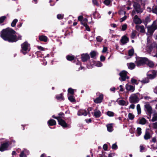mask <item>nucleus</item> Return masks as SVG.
Here are the masks:
<instances>
[{"label":"nucleus","mask_w":157,"mask_h":157,"mask_svg":"<svg viewBox=\"0 0 157 157\" xmlns=\"http://www.w3.org/2000/svg\"><path fill=\"white\" fill-rule=\"evenodd\" d=\"M133 6L135 10L137 13L142 12L143 10L140 8V6L138 2H134L133 4Z\"/></svg>","instance_id":"0eeeda50"},{"label":"nucleus","mask_w":157,"mask_h":157,"mask_svg":"<svg viewBox=\"0 0 157 157\" xmlns=\"http://www.w3.org/2000/svg\"><path fill=\"white\" fill-rule=\"evenodd\" d=\"M117 148V146L116 144H113L112 146V148L114 150H116Z\"/></svg>","instance_id":"3c124183"},{"label":"nucleus","mask_w":157,"mask_h":157,"mask_svg":"<svg viewBox=\"0 0 157 157\" xmlns=\"http://www.w3.org/2000/svg\"><path fill=\"white\" fill-rule=\"evenodd\" d=\"M144 106L148 114L151 115L152 113L151 107L149 104H148L145 105Z\"/></svg>","instance_id":"4468645a"},{"label":"nucleus","mask_w":157,"mask_h":157,"mask_svg":"<svg viewBox=\"0 0 157 157\" xmlns=\"http://www.w3.org/2000/svg\"><path fill=\"white\" fill-rule=\"evenodd\" d=\"M129 108L134 109L135 108V105L134 104H131L130 105Z\"/></svg>","instance_id":"774afa93"},{"label":"nucleus","mask_w":157,"mask_h":157,"mask_svg":"<svg viewBox=\"0 0 157 157\" xmlns=\"http://www.w3.org/2000/svg\"><path fill=\"white\" fill-rule=\"evenodd\" d=\"M114 114V113L113 112L108 111L107 112V115L109 117H113Z\"/></svg>","instance_id":"4c0bfd02"},{"label":"nucleus","mask_w":157,"mask_h":157,"mask_svg":"<svg viewBox=\"0 0 157 157\" xmlns=\"http://www.w3.org/2000/svg\"><path fill=\"white\" fill-rule=\"evenodd\" d=\"M101 115V112L99 110H96L94 111V116L95 117H99Z\"/></svg>","instance_id":"4be33fe9"},{"label":"nucleus","mask_w":157,"mask_h":157,"mask_svg":"<svg viewBox=\"0 0 157 157\" xmlns=\"http://www.w3.org/2000/svg\"><path fill=\"white\" fill-rule=\"evenodd\" d=\"M134 52V50L133 49H131L129 50L128 52V55L129 56H132L133 55Z\"/></svg>","instance_id":"e433bc0d"},{"label":"nucleus","mask_w":157,"mask_h":157,"mask_svg":"<svg viewBox=\"0 0 157 157\" xmlns=\"http://www.w3.org/2000/svg\"><path fill=\"white\" fill-rule=\"evenodd\" d=\"M96 40L98 42H101L102 40L103 39L101 36H98L97 37Z\"/></svg>","instance_id":"37998d69"},{"label":"nucleus","mask_w":157,"mask_h":157,"mask_svg":"<svg viewBox=\"0 0 157 157\" xmlns=\"http://www.w3.org/2000/svg\"><path fill=\"white\" fill-rule=\"evenodd\" d=\"M48 123L49 125L53 126L56 124V121L53 119L50 120L48 121Z\"/></svg>","instance_id":"393cba45"},{"label":"nucleus","mask_w":157,"mask_h":157,"mask_svg":"<svg viewBox=\"0 0 157 157\" xmlns=\"http://www.w3.org/2000/svg\"><path fill=\"white\" fill-rule=\"evenodd\" d=\"M103 96L102 94H101L99 97L97 98L94 100V102L96 103H99L101 102L103 99Z\"/></svg>","instance_id":"9d476101"},{"label":"nucleus","mask_w":157,"mask_h":157,"mask_svg":"<svg viewBox=\"0 0 157 157\" xmlns=\"http://www.w3.org/2000/svg\"><path fill=\"white\" fill-rule=\"evenodd\" d=\"M128 68L130 69H133L135 67V65L134 63H130L127 64Z\"/></svg>","instance_id":"b1692460"},{"label":"nucleus","mask_w":157,"mask_h":157,"mask_svg":"<svg viewBox=\"0 0 157 157\" xmlns=\"http://www.w3.org/2000/svg\"><path fill=\"white\" fill-rule=\"evenodd\" d=\"M23 151H24V153L26 154V155H28L29 154V151L26 149H24Z\"/></svg>","instance_id":"680f3d73"},{"label":"nucleus","mask_w":157,"mask_h":157,"mask_svg":"<svg viewBox=\"0 0 157 157\" xmlns=\"http://www.w3.org/2000/svg\"><path fill=\"white\" fill-rule=\"evenodd\" d=\"M105 59V57L103 56H101L100 57V60L101 61H104Z\"/></svg>","instance_id":"e2e57ef3"},{"label":"nucleus","mask_w":157,"mask_h":157,"mask_svg":"<svg viewBox=\"0 0 157 157\" xmlns=\"http://www.w3.org/2000/svg\"><path fill=\"white\" fill-rule=\"evenodd\" d=\"M9 144L7 142L4 143L2 144L1 146L0 147V151H3L6 150L8 147Z\"/></svg>","instance_id":"1a4fd4ad"},{"label":"nucleus","mask_w":157,"mask_h":157,"mask_svg":"<svg viewBox=\"0 0 157 157\" xmlns=\"http://www.w3.org/2000/svg\"><path fill=\"white\" fill-rule=\"evenodd\" d=\"M151 137V136L150 135V133L146 131L145 134L144 136V139L145 140H147L150 139Z\"/></svg>","instance_id":"6ab92c4d"},{"label":"nucleus","mask_w":157,"mask_h":157,"mask_svg":"<svg viewBox=\"0 0 157 157\" xmlns=\"http://www.w3.org/2000/svg\"><path fill=\"white\" fill-rule=\"evenodd\" d=\"M68 93L71 94H73L74 93V90L71 88H69L68 90Z\"/></svg>","instance_id":"c03bdc74"},{"label":"nucleus","mask_w":157,"mask_h":157,"mask_svg":"<svg viewBox=\"0 0 157 157\" xmlns=\"http://www.w3.org/2000/svg\"><path fill=\"white\" fill-rule=\"evenodd\" d=\"M127 25L126 24L123 25L121 27V30L122 31L125 30L127 29Z\"/></svg>","instance_id":"a19ab883"},{"label":"nucleus","mask_w":157,"mask_h":157,"mask_svg":"<svg viewBox=\"0 0 157 157\" xmlns=\"http://www.w3.org/2000/svg\"><path fill=\"white\" fill-rule=\"evenodd\" d=\"M157 73V71L155 70L150 71L147 73V77L149 79H153L155 77Z\"/></svg>","instance_id":"423d86ee"},{"label":"nucleus","mask_w":157,"mask_h":157,"mask_svg":"<svg viewBox=\"0 0 157 157\" xmlns=\"http://www.w3.org/2000/svg\"><path fill=\"white\" fill-rule=\"evenodd\" d=\"M131 81L132 83H134L135 84H137L136 83L137 81L136 80L133 78H132Z\"/></svg>","instance_id":"864d4df0"},{"label":"nucleus","mask_w":157,"mask_h":157,"mask_svg":"<svg viewBox=\"0 0 157 157\" xmlns=\"http://www.w3.org/2000/svg\"><path fill=\"white\" fill-rule=\"evenodd\" d=\"M152 142H154V143H155L156 142V137H153L152 138V139L151 140Z\"/></svg>","instance_id":"338daca9"},{"label":"nucleus","mask_w":157,"mask_h":157,"mask_svg":"<svg viewBox=\"0 0 157 157\" xmlns=\"http://www.w3.org/2000/svg\"><path fill=\"white\" fill-rule=\"evenodd\" d=\"M67 59L69 61H71L74 59L75 57L73 56L68 55L66 56Z\"/></svg>","instance_id":"c85d7f7f"},{"label":"nucleus","mask_w":157,"mask_h":157,"mask_svg":"<svg viewBox=\"0 0 157 157\" xmlns=\"http://www.w3.org/2000/svg\"><path fill=\"white\" fill-rule=\"evenodd\" d=\"M20 157H26V154L24 153V151L23 150L21 152L20 155Z\"/></svg>","instance_id":"8fccbe9b"},{"label":"nucleus","mask_w":157,"mask_h":157,"mask_svg":"<svg viewBox=\"0 0 157 157\" xmlns=\"http://www.w3.org/2000/svg\"><path fill=\"white\" fill-rule=\"evenodd\" d=\"M151 121L153 122L157 121V113H155L154 114Z\"/></svg>","instance_id":"cd10ccee"},{"label":"nucleus","mask_w":157,"mask_h":157,"mask_svg":"<svg viewBox=\"0 0 157 157\" xmlns=\"http://www.w3.org/2000/svg\"><path fill=\"white\" fill-rule=\"evenodd\" d=\"M128 72L125 71H123L119 73L121 78H119V79L121 81H124L126 79H128L129 77L127 76V74Z\"/></svg>","instance_id":"39448f33"},{"label":"nucleus","mask_w":157,"mask_h":157,"mask_svg":"<svg viewBox=\"0 0 157 157\" xmlns=\"http://www.w3.org/2000/svg\"><path fill=\"white\" fill-rule=\"evenodd\" d=\"M16 32L11 28L3 29L0 33L1 37L5 40L9 42H16L21 39V36L19 35L17 37L15 35Z\"/></svg>","instance_id":"f257e3e1"},{"label":"nucleus","mask_w":157,"mask_h":157,"mask_svg":"<svg viewBox=\"0 0 157 157\" xmlns=\"http://www.w3.org/2000/svg\"><path fill=\"white\" fill-rule=\"evenodd\" d=\"M147 120L144 117H141L139 118V123L141 124H145L147 122Z\"/></svg>","instance_id":"412c9836"},{"label":"nucleus","mask_w":157,"mask_h":157,"mask_svg":"<svg viewBox=\"0 0 157 157\" xmlns=\"http://www.w3.org/2000/svg\"><path fill=\"white\" fill-rule=\"evenodd\" d=\"M88 112H87L85 110H81L78 111V116L84 115L86 116Z\"/></svg>","instance_id":"f3484780"},{"label":"nucleus","mask_w":157,"mask_h":157,"mask_svg":"<svg viewBox=\"0 0 157 157\" xmlns=\"http://www.w3.org/2000/svg\"><path fill=\"white\" fill-rule=\"evenodd\" d=\"M117 102L119 105L122 106L126 105L128 104V102H126L123 100H120L117 101Z\"/></svg>","instance_id":"a211bd4d"},{"label":"nucleus","mask_w":157,"mask_h":157,"mask_svg":"<svg viewBox=\"0 0 157 157\" xmlns=\"http://www.w3.org/2000/svg\"><path fill=\"white\" fill-rule=\"evenodd\" d=\"M153 13L157 14V6H154L152 10Z\"/></svg>","instance_id":"79ce46f5"},{"label":"nucleus","mask_w":157,"mask_h":157,"mask_svg":"<svg viewBox=\"0 0 157 157\" xmlns=\"http://www.w3.org/2000/svg\"><path fill=\"white\" fill-rule=\"evenodd\" d=\"M68 99L71 102H73L75 101L74 97L73 96H70L68 97Z\"/></svg>","instance_id":"72a5a7b5"},{"label":"nucleus","mask_w":157,"mask_h":157,"mask_svg":"<svg viewBox=\"0 0 157 157\" xmlns=\"http://www.w3.org/2000/svg\"><path fill=\"white\" fill-rule=\"evenodd\" d=\"M152 126L154 128H157V122L153 123L152 124Z\"/></svg>","instance_id":"6e6d98bb"},{"label":"nucleus","mask_w":157,"mask_h":157,"mask_svg":"<svg viewBox=\"0 0 157 157\" xmlns=\"http://www.w3.org/2000/svg\"><path fill=\"white\" fill-rule=\"evenodd\" d=\"M136 34V32L135 31H133L131 33V37L133 39L135 37Z\"/></svg>","instance_id":"c9c22d12"},{"label":"nucleus","mask_w":157,"mask_h":157,"mask_svg":"<svg viewBox=\"0 0 157 157\" xmlns=\"http://www.w3.org/2000/svg\"><path fill=\"white\" fill-rule=\"evenodd\" d=\"M121 41L123 44H124L128 41V39L126 36H124L122 37Z\"/></svg>","instance_id":"dca6fc26"},{"label":"nucleus","mask_w":157,"mask_h":157,"mask_svg":"<svg viewBox=\"0 0 157 157\" xmlns=\"http://www.w3.org/2000/svg\"><path fill=\"white\" fill-rule=\"evenodd\" d=\"M56 98L58 100H63V94H60L57 95L56 96Z\"/></svg>","instance_id":"473e14b6"},{"label":"nucleus","mask_w":157,"mask_h":157,"mask_svg":"<svg viewBox=\"0 0 157 157\" xmlns=\"http://www.w3.org/2000/svg\"><path fill=\"white\" fill-rule=\"evenodd\" d=\"M142 83H148L149 82V79L148 78H145L144 79L141 81Z\"/></svg>","instance_id":"a18cd8bd"},{"label":"nucleus","mask_w":157,"mask_h":157,"mask_svg":"<svg viewBox=\"0 0 157 157\" xmlns=\"http://www.w3.org/2000/svg\"><path fill=\"white\" fill-rule=\"evenodd\" d=\"M137 29L140 30V32L144 33L145 32V30L144 26H136Z\"/></svg>","instance_id":"a878e982"},{"label":"nucleus","mask_w":157,"mask_h":157,"mask_svg":"<svg viewBox=\"0 0 157 157\" xmlns=\"http://www.w3.org/2000/svg\"><path fill=\"white\" fill-rule=\"evenodd\" d=\"M39 39L40 40L45 42H46L48 40L47 37L44 35L40 36L39 37Z\"/></svg>","instance_id":"5701e85b"},{"label":"nucleus","mask_w":157,"mask_h":157,"mask_svg":"<svg viewBox=\"0 0 157 157\" xmlns=\"http://www.w3.org/2000/svg\"><path fill=\"white\" fill-rule=\"evenodd\" d=\"M126 90L131 92H133L135 90V87L131 85L127 84L125 86Z\"/></svg>","instance_id":"9b49d317"},{"label":"nucleus","mask_w":157,"mask_h":157,"mask_svg":"<svg viewBox=\"0 0 157 157\" xmlns=\"http://www.w3.org/2000/svg\"><path fill=\"white\" fill-rule=\"evenodd\" d=\"M137 132L138 135V136L140 135L142 133L141 129L140 128H138L137 129Z\"/></svg>","instance_id":"ea45409f"},{"label":"nucleus","mask_w":157,"mask_h":157,"mask_svg":"<svg viewBox=\"0 0 157 157\" xmlns=\"http://www.w3.org/2000/svg\"><path fill=\"white\" fill-rule=\"evenodd\" d=\"M144 147L142 145H140V151L141 152H142L143 150H144Z\"/></svg>","instance_id":"4d7b16f0"},{"label":"nucleus","mask_w":157,"mask_h":157,"mask_svg":"<svg viewBox=\"0 0 157 157\" xmlns=\"http://www.w3.org/2000/svg\"><path fill=\"white\" fill-rule=\"evenodd\" d=\"M21 52L24 54H25L30 50V45L27 42H25L21 44Z\"/></svg>","instance_id":"f03ea898"},{"label":"nucleus","mask_w":157,"mask_h":157,"mask_svg":"<svg viewBox=\"0 0 157 157\" xmlns=\"http://www.w3.org/2000/svg\"><path fill=\"white\" fill-rule=\"evenodd\" d=\"M6 18V17L5 16H3L1 17H0V23H2Z\"/></svg>","instance_id":"58836bf2"},{"label":"nucleus","mask_w":157,"mask_h":157,"mask_svg":"<svg viewBox=\"0 0 157 157\" xmlns=\"http://www.w3.org/2000/svg\"><path fill=\"white\" fill-rule=\"evenodd\" d=\"M81 24L82 25H83L85 27L87 26V23L85 22H83V21L81 22Z\"/></svg>","instance_id":"0e129e2a"},{"label":"nucleus","mask_w":157,"mask_h":157,"mask_svg":"<svg viewBox=\"0 0 157 157\" xmlns=\"http://www.w3.org/2000/svg\"><path fill=\"white\" fill-rule=\"evenodd\" d=\"M58 121L59 122V124L63 127H66L67 126V123L64 120L61 119L60 117H59V119H58Z\"/></svg>","instance_id":"f8f14e48"},{"label":"nucleus","mask_w":157,"mask_h":157,"mask_svg":"<svg viewBox=\"0 0 157 157\" xmlns=\"http://www.w3.org/2000/svg\"><path fill=\"white\" fill-rule=\"evenodd\" d=\"M137 110L138 112V114H140L141 113V108L139 104H138L136 106Z\"/></svg>","instance_id":"7c9ffc66"},{"label":"nucleus","mask_w":157,"mask_h":157,"mask_svg":"<svg viewBox=\"0 0 157 157\" xmlns=\"http://www.w3.org/2000/svg\"><path fill=\"white\" fill-rule=\"evenodd\" d=\"M148 32L151 36L154 31L157 29V24L156 22L154 21L151 26L147 27Z\"/></svg>","instance_id":"7ed1b4c3"},{"label":"nucleus","mask_w":157,"mask_h":157,"mask_svg":"<svg viewBox=\"0 0 157 157\" xmlns=\"http://www.w3.org/2000/svg\"><path fill=\"white\" fill-rule=\"evenodd\" d=\"M108 49L107 47H103V48L102 51V53H105L107 51Z\"/></svg>","instance_id":"5fc2aeb1"},{"label":"nucleus","mask_w":157,"mask_h":157,"mask_svg":"<svg viewBox=\"0 0 157 157\" xmlns=\"http://www.w3.org/2000/svg\"><path fill=\"white\" fill-rule=\"evenodd\" d=\"M133 21L134 23L136 24H140L142 23L141 19L137 15H136L134 17Z\"/></svg>","instance_id":"ddd939ff"},{"label":"nucleus","mask_w":157,"mask_h":157,"mask_svg":"<svg viewBox=\"0 0 157 157\" xmlns=\"http://www.w3.org/2000/svg\"><path fill=\"white\" fill-rule=\"evenodd\" d=\"M130 103H137L139 101V99L136 94H132L129 98Z\"/></svg>","instance_id":"6e6552de"},{"label":"nucleus","mask_w":157,"mask_h":157,"mask_svg":"<svg viewBox=\"0 0 157 157\" xmlns=\"http://www.w3.org/2000/svg\"><path fill=\"white\" fill-rule=\"evenodd\" d=\"M126 16H124L123 17H122V18H121L120 19V21L121 22H122L124 21L126 18Z\"/></svg>","instance_id":"603ef678"},{"label":"nucleus","mask_w":157,"mask_h":157,"mask_svg":"<svg viewBox=\"0 0 157 157\" xmlns=\"http://www.w3.org/2000/svg\"><path fill=\"white\" fill-rule=\"evenodd\" d=\"M147 60V58L138 57L136 58V63L137 66H140L146 64Z\"/></svg>","instance_id":"20e7f679"},{"label":"nucleus","mask_w":157,"mask_h":157,"mask_svg":"<svg viewBox=\"0 0 157 157\" xmlns=\"http://www.w3.org/2000/svg\"><path fill=\"white\" fill-rule=\"evenodd\" d=\"M104 3L105 5H108L110 3V0H105L104 1Z\"/></svg>","instance_id":"09e8293b"},{"label":"nucleus","mask_w":157,"mask_h":157,"mask_svg":"<svg viewBox=\"0 0 157 157\" xmlns=\"http://www.w3.org/2000/svg\"><path fill=\"white\" fill-rule=\"evenodd\" d=\"M103 148L105 150V151L107 150V145L106 144H104L103 146Z\"/></svg>","instance_id":"052dcab7"},{"label":"nucleus","mask_w":157,"mask_h":157,"mask_svg":"<svg viewBox=\"0 0 157 157\" xmlns=\"http://www.w3.org/2000/svg\"><path fill=\"white\" fill-rule=\"evenodd\" d=\"M82 59L83 61L85 62L90 59V56L88 54H82L81 55Z\"/></svg>","instance_id":"2eb2a0df"},{"label":"nucleus","mask_w":157,"mask_h":157,"mask_svg":"<svg viewBox=\"0 0 157 157\" xmlns=\"http://www.w3.org/2000/svg\"><path fill=\"white\" fill-rule=\"evenodd\" d=\"M17 21L18 20L17 19H14L11 23V26L13 27H14Z\"/></svg>","instance_id":"2f4dec72"},{"label":"nucleus","mask_w":157,"mask_h":157,"mask_svg":"<svg viewBox=\"0 0 157 157\" xmlns=\"http://www.w3.org/2000/svg\"><path fill=\"white\" fill-rule=\"evenodd\" d=\"M93 3L94 5L98 6V5L96 0H93Z\"/></svg>","instance_id":"13d9d810"},{"label":"nucleus","mask_w":157,"mask_h":157,"mask_svg":"<svg viewBox=\"0 0 157 157\" xmlns=\"http://www.w3.org/2000/svg\"><path fill=\"white\" fill-rule=\"evenodd\" d=\"M146 64L150 67H154V64L153 63L152 61L149 60L147 58Z\"/></svg>","instance_id":"aec40b11"},{"label":"nucleus","mask_w":157,"mask_h":157,"mask_svg":"<svg viewBox=\"0 0 157 157\" xmlns=\"http://www.w3.org/2000/svg\"><path fill=\"white\" fill-rule=\"evenodd\" d=\"M134 115L131 113H129L128 114V117L129 119L130 120H133L134 118Z\"/></svg>","instance_id":"f704fd0d"},{"label":"nucleus","mask_w":157,"mask_h":157,"mask_svg":"<svg viewBox=\"0 0 157 157\" xmlns=\"http://www.w3.org/2000/svg\"><path fill=\"white\" fill-rule=\"evenodd\" d=\"M114 155V154L113 153H110L108 155V157H113Z\"/></svg>","instance_id":"69168bd1"},{"label":"nucleus","mask_w":157,"mask_h":157,"mask_svg":"<svg viewBox=\"0 0 157 157\" xmlns=\"http://www.w3.org/2000/svg\"><path fill=\"white\" fill-rule=\"evenodd\" d=\"M63 15L61 14H59L57 15V18L59 19H61L63 18Z\"/></svg>","instance_id":"de8ad7c7"},{"label":"nucleus","mask_w":157,"mask_h":157,"mask_svg":"<svg viewBox=\"0 0 157 157\" xmlns=\"http://www.w3.org/2000/svg\"><path fill=\"white\" fill-rule=\"evenodd\" d=\"M107 130L109 132H111L113 130L112 124H110L107 125Z\"/></svg>","instance_id":"bb28decb"},{"label":"nucleus","mask_w":157,"mask_h":157,"mask_svg":"<svg viewBox=\"0 0 157 157\" xmlns=\"http://www.w3.org/2000/svg\"><path fill=\"white\" fill-rule=\"evenodd\" d=\"M83 19V17L82 16H80L78 17V20L81 22L82 21V19Z\"/></svg>","instance_id":"bf43d9fd"},{"label":"nucleus","mask_w":157,"mask_h":157,"mask_svg":"<svg viewBox=\"0 0 157 157\" xmlns=\"http://www.w3.org/2000/svg\"><path fill=\"white\" fill-rule=\"evenodd\" d=\"M97 54V53L96 52L93 51L90 53V55L91 58H94L96 56Z\"/></svg>","instance_id":"c756f323"},{"label":"nucleus","mask_w":157,"mask_h":157,"mask_svg":"<svg viewBox=\"0 0 157 157\" xmlns=\"http://www.w3.org/2000/svg\"><path fill=\"white\" fill-rule=\"evenodd\" d=\"M96 66L98 67H100L102 66V63L99 61H98L95 63Z\"/></svg>","instance_id":"49530a36"}]
</instances>
